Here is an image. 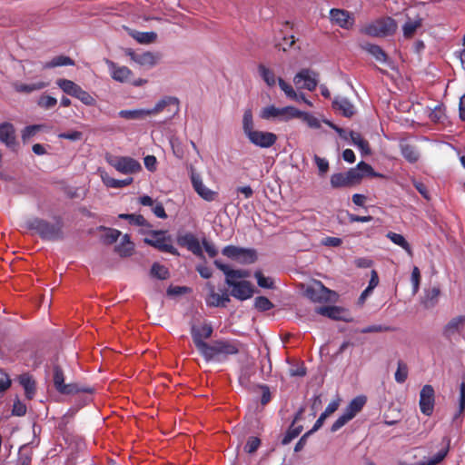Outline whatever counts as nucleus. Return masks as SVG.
I'll use <instances>...</instances> for the list:
<instances>
[{
    "instance_id": "nucleus-1",
    "label": "nucleus",
    "mask_w": 465,
    "mask_h": 465,
    "mask_svg": "<svg viewBox=\"0 0 465 465\" xmlns=\"http://www.w3.org/2000/svg\"><path fill=\"white\" fill-rule=\"evenodd\" d=\"M213 263L217 269L224 273L225 283L231 288L230 294L232 297L240 301H245L253 295L254 289L252 284L244 280L250 276L249 271L232 269L220 260H215Z\"/></svg>"
},
{
    "instance_id": "nucleus-2",
    "label": "nucleus",
    "mask_w": 465,
    "mask_h": 465,
    "mask_svg": "<svg viewBox=\"0 0 465 465\" xmlns=\"http://www.w3.org/2000/svg\"><path fill=\"white\" fill-rule=\"evenodd\" d=\"M366 176L381 177L382 175L375 173L369 163L361 161L345 173H333L331 176L330 183L333 189L352 187L361 183Z\"/></svg>"
},
{
    "instance_id": "nucleus-3",
    "label": "nucleus",
    "mask_w": 465,
    "mask_h": 465,
    "mask_svg": "<svg viewBox=\"0 0 465 465\" xmlns=\"http://www.w3.org/2000/svg\"><path fill=\"white\" fill-rule=\"evenodd\" d=\"M242 343L237 340L219 339L213 341L200 352L205 361L223 362L229 356L239 353Z\"/></svg>"
},
{
    "instance_id": "nucleus-4",
    "label": "nucleus",
    "mask_w": 465,
    "mask_h": 465,
    "mask_svg": "<svg viewBox=\"0 0 465 465\" xmlns=\"http://www.w3.org/2000/svg\"><path fill=\"white\" fill-rule=\"evenodd\" d=\"M26 229L34 231L44 241H61L64 238V221L62 217L55 216L54 223L34 217L26 221Z\"/></svg>"
},
{
    "instance_id": "nucleus-5",
    "label": "nucleus",
    "mask_w": 465,
    "mask_h": 465,
    "mask_svg": "<svg viewBox=\"0 0 465 465\" xmlns=\"http://www.w3.org/2000/svg\"><path fill=\"white\" fill-rule=\"evenodd\" d=\"M397 22L391 16H384L366 25L361 33L371 37H387L397 31Z\"/></svg>"
},
{
    "instance_id": "nucleus-6",
    "label": "nucleus",
    "mask_w": 465,
    "mask_h": 465,
    "mask_svg": "<svg viewBox=\"0 0 465 465\" xmlns=\"http://www.w3.org/2000/svg\"><path fill=\"white\" fill-rule=\"evenodd\" d=\"M53 381L55 390L61 394L70 395L80 392L92 394L94 388L89 386L80 385L78 383H64V373L62 368L58 364L53 366Z\"/></svg>"
},
{
    "instance_id": "nucleus-7",
    "label": "nucleus",
    "mask_w": 465,
    "mask_h": 465,
    "mask_svg": "<svg viewBox=\"0 0 465 465\" xmlns=\"http://www.w3.org/2000/svg\"><path fill=\"white\" fill-rule=\"evenodd\" d=\"M144 242L161 252L179 255L177 249L172 243L171 236L164 231L151 232L149 237L144 239Z\"/></svg>"
},
{
    "instance_id": "nucleus-8",
    "label": "nucleus",
    "mask_w": 465,
    "mask_h": 465,
    "mask_svg": "<svg viewBox=\"0 0 465 465\" xmlns=\"http://www.w3.org/2000/svg\"><path fill=\"white\" fill-rule=\"evenodd\" d=\"M107 163L116 171L124 174H133L142 170L141 163L130 156H113L106 157Z\"/></svg>"
},
{
    "instance_id": "nucleus-9",
    "label": "nucleus",
    "mask_w": 465,
    "mask_h": 465,
    "mask_svg": "<svg viewBox=\"0 0 465 465\" xmlns=\"http://www.w3.org/2000/svg\"><path fill=\"white\" fill-rule=\"evenodd\" d=\"M305 296L314 302H327L335 300V292L326 288L320 281L309 285L304 292Z\"/></svg>"
},
{
    "instance_id": "nucleus-10",
    "label": "nucleus",
    "mask_w": 465,
    "mask_h": 465,
    "mask_svg": "<svg viewBox=\"0 0 465 465\" xmlns=\"http://www.w3.org/2000/svg\"><path fill=\"white\" fill-rule=\"evenodd\" d=\"M222 253L228 258L237 260L244 264L253 263L257 260L255 250L244 249L234 245L225 246Z\"/></svg>"
},
{
    "instance_id": "nucleus-11",
    "label": "nucleus",
    "mask_w": 465,
    "mask_h": 465,
    "mask_svg": "<svg viewBox=\"0 0 465 465\" xmlns=\"http://www.w3.org/2000/svg\"><path fill=\"white\" fill-rule=\"evenodd\" d=\"M190 332L193 344L200 353L206 346H208L209 342H206L205 340L212 337L213 328L210 323L205 322L201 326L193 325Z\"/></svg>"
},
{
    "instance_id": "nucleus-12",
    "label": "nucleus",
    "mask_w": 465,
    "mask_h": 465,
    "mask_svg": "<svg viewBox=\"0 0 465 465\" xmlns=\"http://www.w3.org/2000/svg\"><path fill=\"white\" fill-rule=\"evenodd\" d=\"M147 110L149 115L157 114L166 110L170 114L169 117L171 118L179 113L180 102L177 97L164 96L159 100L153 108Z\"/></svg>"
},
{
    "instance_id": "nucleus-13",
    "label": "nucleus",
    "mask_w": 465,
    "mask_h": 465,
    "mask_svg": "<svg viewBox=\"0 0 465 465\" xmlns=\"http://www.w3.org/2000/svg\"><path fill=\"white\" fill-rule=\"evenodd\" d=\"M295 85L309 91H314L318 85V74L311 69L304 68L298 72L294 77Z\"/></svg>"
},
{
    "instance_id": "nucleus-14",
    "label": "nucleus",
    "mask_w": 465,
    "mask_h": 465,
    "mask_svg": "<svg viewBox=\"0 0 465 465\" xmlns=\"http://www.w3.org/2000/svg\"><path fill=\"white\" fill-rule=\"evenodd\" d=\"M435 391L431 385L426 384L420 392V409L426 415L430 416L434 410Z\"/></svg>"
},
{
    "instance_id": "nucleus-15",
    "label": "nucleus",
    "mask_w": 465,
    "mask_h": 465,
    "mask_svg": "<svg viewBox=\"0 0 465 465\" xmlns=\"http://www.w3.org/2000/svg\"><path fill=\"white\" fill-rule=\"evenodd\" d=\"M251 143L261 148H270L277 141V135L272 132L254 130L246 136Z\"/></svg>"
},
{
    "instance_id": "nucleus-16",
    "label": "nucleus",
    "mask_w": 465,
    "mask_h": 465,
    "mask_svg": "<svg viewBox=\"0 0 465 465\" xmlns=\"http://www.w3.org/2000/svg\"><path fill=\"white\" fill-rule=\"evenodd\" d=\"M465 326V315H458L451 318L442 328L441 334L445 340L451 341L460 333Z\"/></svg>"
},
{
    "instance_id": "nucleus-17",
    "label": "nucleus",
    "mask_w": 465,
    "mask_h": 465,
    "mask_svg": "<svg viewBox=\"0 0 465 465\" xmlns=\"http://www.w3.org/2000/svg\"><path fill=\"white\" fill-rule=\"evenodd\" d=\"M125 54L136 64L147 67L154 66L160 59L158 54L152 52L137 53L132 49H126Z\"/></svg>"
},
{
    "instance_id": "nucleus-18",
    "label": "nucleus",
    "mask_w": 465,
    "mask_h": 465,
    "mask_svg": "<svg viewBox=\"0 0 465 465\" xmlns=\"http://www.w3.org/2000/svg\"><path fill=\"white\" fill-rule=\"evenodd\" d=\"M177 242L182 247H186L194 255L204 258L202 246L198 239L191 232L177 237Z\"/></svg>"
},
{
    "instance_id": "nucleus-19",
    "label": "nucleus",
    "mask_w": 465,
    "mask_h": 465,
    "mask_svg": "<svg viewBox=\"0 0 465 465\" xmlns=\"http://www.w3.org/2000/svg\"><path fill=\"white\" fill-rule=\"evenodd\" d=\"M207 288L209 290V293L205 298V302L209 307H225L228 302H230V296L224 291L221 294L215 292L214 285L212 283H207Z\"/></svg>"
},
{
    "instance_id": "nucleus-20",
    "label": "nucleus",
    "mask_w": 465,
    "mask_h": 465,
    "mask_svg": "<svg viewBox=\"0 0 465 465\" xmlns=\"http://www.w3.org/2000/svg\"><path fill=\"white\" fill-rule=\"evenodd\" d=\"M191 181L194 191L205 201L212 202L215 200L217 193L207 188L200 176V174L192 172Z\"/></svg>"
},
{
    "instance_id": "nucleus-21",
    "label": "nucleus",
    "mask_w": 465,
    "mask_h": 465,
    "mask_svg": "<svg viewBox=\"0 0 465 465\" xmlns=\"http://www.w3.org/2000/svg\"><path fill=\"white\" fill-rule=\"evenodd\" d=\"M105 64L109 68L111 77L117 82H128L133 75V72L127 66H120L109 59L105 60Z\"/></svg>"
},
{
    "instance_id": "nucleus-22",
    "label": "nucleus",
    "mask_w": 465,
    "mask_h": 465,
    "mask_svg": "<svg viewBox=\"0 0 465 465\" xmlns=\"http://www.w3.org/2000/svg\"><path fill=\"white\" fill-rule=\"evenodd\" d=\"M330 18L331 22L344 29H350L354 24V18L350 13L343 9L332 8L330 11Z\"/></svg>"
},
{
    "instance_id": "nucleus-23",
    "label": "nucleus",
    "mask_w": 465,
    "mask_h": 465,
    "mask_svg": "<svg viewBox=\"0 0 465 465\" xmlns=\"http://www.w3.org/2000/svg\"><path fill=\"white\" fill-rule=\"evenodd\" d=\"M423 18L417 15L413 18L407 15V20L402 25V33L405 39H411L418 29L422 26Z\"/></svg>"
},
{
    "instance_id": "nucleus-24",
    "label": "nucleus",
    "mask_w": 465,
    "mask_h": 465,
    "mask_svg": "<svg viewBox=\"0 0 465 465\" xmlns=\"http://www.w3.org/2000/svg\"><path fill=\"white\" fill-rule=\"evenodd\" d=\"M316 312L336 321L349 322L350 320L344 315L346 311L338 306H322L316 309Z\"/></svg>"
},
{
    "instance_id": "nucleus-25",
    "label": "nucleus",
    "mask_w": 465,
    "mask_h": 465,
    "mask_svg": "<svg viewBox=\"0 0 465 465\" xmlns=\"http://www.w3.org/2000/svg\"><path fill=\"white\" fill-rule=\"evenodd\" d=\"M0 141L9 148H15L16 145L15 132L14 125L10 123L0 124Z\"/></svg>"
},
{
    "instance_id": "nucleus-26",
    "label": "nucleus",
    "mask_w": 465,
    "mask_h": 465,
    "mask_svg": "<svg viewBox=\"0 0 465 465\" xmlns=\"http://www.w3.org/2000/svg\"><path fill=\"white\" fill-rule=\"evenodd\" d=\"M332 108L348 118L355 114L353 104L345 97H336L332 102Z\"/></svg>"
},
{
    "instance_id": "nucleus-27",
    "label": "nucleus",
    "mask_w": 465,
    "mask_h": 465,
    "mask_svg": "<svg viewBox=\"0 0 465 465\" xmlns=\"http://www.w3.org/2000/svg\"><path fill=\"white\" fill-rule=\"evenodd\" d=\"M360 47L373 56L380 63L385 64L389 59L388 54L380 45L371 43H363L360 45Z\"/></svg>"
},
{
    "instance_id": "nucleus-28",
    "label": "nucleus",
    "mask_w": 465,
    "mask_h": 465,
    "mask_svg": "<svg viewBox=\"0 0 465 465\" xmlns=\"http://www.w3.org/2000/svg\"><path fill=\"white\" fill-rule=\"evenodd\" d=\"M18 381L25 390V397L29 400L33 399L36 391L35 381L33 377L28 373H23L19 376Z\"/></svg>"
},
{
    "instance_id": "nucleus-29",
    "label": "nucleus",
    "mask_w": 465,
    "mask_h": 465,
    "mask_svg": "<svg viewBox=\"0 0 465 465\" xmlns=\"http://www.w3.org/2000/svg\"><path fill=\"white\" fill-rule=\"evenodd\" d=\"M366 401L367 399L365 396L355 397L349 402L346 409L344 410V412L351 419H353L362 410Z\"/></svg>"
},
{
    "instance_id": "nucleus-30",
    "label": "nucleus",
    "mask_w": 465,
    "mask_h": 465,
    "mask_svg": "<svg viewBox=\"0 0 465 465\" xmlns=\"http://www.w3.org/2000/svg\"><path fill=\"white\" fill-rule=\"evenodd\" d=\"M101 178L104 184L108 188H124L127 185H130L134 182L132 177L118 180L109 176L106 173H103L101 174Z\"/></svg>"
},
{
    "instance_id": "nucleus-31",
    "label": "nucleus",
    "mask_w": 465,
    "mask_h": 465,
    "mask_svg": "<svg viewBox=\"0 0 465 465\" xmlns=\"http://www.w3.org/2000/svg\"><path fill=\"white\" fill-rule=\"evenodd\" d=\"M401 152L406 161L411 163H415L420 159V153L417 147L413 144L403 143L401 145Z\"/></svg>"
},
{
    "instance_id": "nucleus-32",
    "label": "nucleus",
    "mask_w": 465,
    "mask_h": 465,
    "mask_svg": "<svg viewBox=\"0 0 465 465\" xmlns=\"http://www.w3.org/2000/svg\"><path fill=\"white\" fill-rule=\"evenodd\" d=\"M350 138L354 145H356L362 154L368 155L371 153L369 142L363 139L360 133L350 131Z\"/></svg>"
},
{
    "instance_id": "nucleus-33",
    "label": "nucleus",
    "mask_w": 465,
    "mask_h": 465,
    "mask_svg": "<svg viewBox=\"0 0 465 465\" xmlns=\"http://www.w3.org/2000/svg\"><path fill=\"white\" fill-rule=\"evenodd\" d=\"M33 460V450L28 444H24L19 448L17 459L15 465H31Z\"/></svg>"
},
{
    "instance_id": "nucleus-34",
    "label": "nucleus",
    "mask_w": 465,
    "mask_h": 465,
    "mask_svg": "<svg viewBox=\"0 0 465 465\" xmlns=\"http://www.w3.org/2000/svg\"><path fill=\"white\" fill-rule=\"evenodd\" d=\"M386 236L394 244L401 246L410 256H412L411 247L403 235L393 232H389Z\"/></svg>"
},
{
    "instance_id": "nucleus-35",
    "label": "nucleus",
    "mask_w": 465,
    "mask_h": 465,
    "mask_svg": "<svg viewBox=\"0 0 465 465\" xmlns=\"http://www.w3.org/2000/svg\"><path fill=\"white\" fill-rule=\"evenodd\" d=\"M55 84L59 86V88L63 90V92L73 97H74L77 91L81 87L74 82L64 78L57 79Z\"/></svg>"
},
{
    "instance_id": "nucleus-36",
    "label": "nucleus",
    "mask_w": 465,
    "mask_h": 465,
    "mask_svg": "<svg viewBox=\"0 0 465 465\" xmlns=\"http://www.w3.org/2000/svg\"><path fill=\"white\" fill-rule=\"evenodd\" d=\"M120 219L127 220L130 224L150 228L151 224L141 214L135 213H121L118 216Z\"/></svg>"
},
{
    "instance_id": "nucleus-37",
    "label": "nucleus",
    "mask_w": 465,
    "mask_h": 465,
    "mask_svg": "<svg viewBox=\"0 0 465 465\" xmlns=\"http://www.w3.org/2000/svg\"><path fill=\"white\" fill-rule=\"evenodd\" d=\"M74 65V61L69 56L58 55L43 65V69H50L57 66Z\"/></svg>"
},
{
    "instance_id": "nucleus-38",
    "label": "nucleus",
    "mask_w": 465,
    "mask_h": 465,
    "mask_svg": "<svg viewBox=\"0 0 465 465\" xmlns=\"http://www.w3.org/2000/svg\"><path fill=\"white\" fill-rule=\"evenodd\" d=\"M118 114L120 117L127 120L143 119L149 116L147 109L121 110Z\"/></svg>"
},
{
    "instance_id": "nucleus-39",
    "label": "nucleus",
    "mask_w": 465,
    "mask_h": 465,
    "mask_svg": "<svg viewBox=\"0 0 465 465\" xmlns=\"http://www.w3.org/2000/svg\"><path fill=\"white\" fill-rule=\"evenodd\" d=\"M282 116V108H278L274 105H269L262 109L260 117L264 120H270L274 118H281Z\"/></svg>"
},
{
    "instance_id": "nucleus-40",
    "label": "nucleus",
    "mask_w": 465,
    "mask_h": 465,
    "mask_svg": "<svg viewBox=\"0 0 465 465\" xmlns=\"http://www.w3.org/2000/svg\"><path fill=\"white\" fill-rule=\"evenodd\" d=\"M258 71L268 86H273L276 84V77L272 70L263 64H259Z\"/></svg>"
},
{
    "instance_id": "nucleus-41",
    "label": "nucleus",
    "mask_w": 465,
    "mask_h": 465,
    "mask_svg": "<svg viewBox=\"0 0 465 465\" xmlns=\"http://www.w3.org/2000/svg\"><path fill=\"white\" fill-rule=\"evenodd\" d=\"M253 116L251 109H246L242 116V130L246 136L254 131Z\"/></svg>"
},
{
    "instance_id": "nucleus-42",
    "label": "nucleus",
    "mask_w": 465,
    "mask_h": 465,
    "mask_svg": "<svg viewBox=\"0 0 465 465\" xmlns=\"http://www.w3.org/2000/svg\"><path fill=\"white\" fill-rule=\"evenodd\" d=\"M151 275L159 280H166L169 278L170 273L165 266L158 262H154L151 268Z\"/></svg>"
},
{
    "instance_id": "nucleus-43",
    "label": "nucleus",
    "mask_w": 465,
    "mask_h": 465,
    "mask_svg": "<svg viewBox=\"0 0 465 465\" xmlns=\"http://www.w3.org/2000/svg\"><path fill=\"white\" fill-rule=\"evenodd\" d=\"M397 365H398L397 370H396L395 375H394L395 381L398 383H403L406 381V380L408 378V374H409L408 366L402 361H399Z\"/></svg>"
},
{
    "instance_id": "nucleus-44",
    "label": "nucleus",
    "mask_w": 465,
    "mask_h": 465,
    "mask_svg": "<svg viewBox=\"0 0 465 465\" xmlns=\"http://www.w3.org/2000/svg\"><path fill=\"white\" fill-rule=\"evenodd\" d=\"M440 295L439 288H432L430 292H427L425 299L423 301V304L426 308L434 307L438 302V297Z\"/></svg>"
},
{
    "instance_id": "nucleus-45",
    "label": "nucleus",
    "mask_w": 465,
    "mask_h": 465,
    "mask_svg": "<svg viewBox=\"0 0 465 465\" xmlns=\"http://www.w3.org/2000/svg\"><path fill=\"white\" fill-rule=\"evenodd\" d=\"M273 303L264 296H258L254 300V307L259 312H267L273 308Z\"/></svg>"
},
{
    "instance_id": "nucleus-46",
    "label": "nucleus",
    "mask_w": 465,
    "mask_h": 465,
    "mask_svg": "<svg viewBox=\"0 0 465 465\" xmlns=\"http://www.w3.org/2000/svg\"><path fill=\"white\" fill-rule=\"evenodd\" d=\"M278 84L280 88L284 92L286 96L292 100L298 101L299 96L298 94L294 91L292 86L287 84L282 78H278Z\"/></svg>"
},
{
    "instance_id": "nucleus-47",
    "label": "nucleus",
    "mask_w": 465,
    "mask_h": 465,
    "mask_svg": "<svg viewBox=\"0 0 465 465\" xmlns=\"http://www.w3.org/2000/svg\"><path fill=\"white\" fill-rule=\"evenodd\" d=\"M43 129L41 124H34L26 126L22 132V140L24 143L27 142L31 137L35 136L39 131Z\"/></svg>"
},
{
    "instance_id": "nucleus-48",
    "label": "nucleus",
    "mask_w": 465,
    "mask_h": 465,
    "mask_svg": "<svg viewBox=\"0 0 465 465\" xmlns=\"http://www.w3.org/2000/svg\"><path fill=\"white\" fill-rule=\"evenodd\" d=\"M282 119L285 120V121L292 119V118H301L302 115V113H303L293 106H285V107H282Z\"/></svg>"
},
{
    "instance_id": "nucleus-49",
    "label": "nucleus",
    "mask_w": 465,
    "mask_h": 465,
    "mask_svg": "<svg viewBox=\"0 0 465 465\" xmlns=\"http://www.w3.org/2000/svg\"><path fill=\"white\" fill-rule=\"evenodd\" d=\"M74 97L79 99L85 105L92 106L95 104V99L88 92L84 91L82 87L79 88Z\"/></svg>"
},
{
    "instance_id": "nucleus-50",
    "label": "nucleus",
    "mask_w": 465,
    "mask_h": 465,
    "mask_svg": "<svg viewBox=\"0 0 465 465\" xmlns=\"http://www.w3.org/2000/svg\"><path fill=\"white\" fill-rule=\"evenodd\" d=\"M103 229L106 232L103 238L104 242L107 244H112L115 242L121 235V232L116 229L104 227H103Z\"/></svg>"
},
{
    "instance_id": "nucleus-51",
    "label": "nucleus",
    "mask_w": 465,
    "mask_h": 465,
    "mask_svg": "<svg viewBox=\"0 0 465 465\" xmlns=\"http://www.w3.org/2000/svg\"><path fill=\"white\" fill-rule=\"evenodd\" d=\"M394 328L388 325H381V324H373L369 325L363 328L361 332V333H371V332H384V331H392Z\"/></svg>"
},
{
    "instance_id": "nucleus-52",
    "label": "nucleus",
    "mask_w": 465,
    "mask_h": 465,
    "mask_svg": "<svg viewBox=\"0 0 465 465\" xmlns=\"http://www.w3.org/2000/svg\"><path fill=\"white\" fill-rule=\"evenodd\" d=\"M254 277L257 280V283L262 288L271 289L273 287V282L272 279L265 277L261 271L254 272Z\"/></svg>"
},
{
    "instance_id": "nucleus-53",
    "label": "nucleus",
    "mask_w": 465,
    "mask_h": 465,
    "mask_svg": "<svg viewBox=\"0 0 465 465\" xmlns=\"http://www.w3.org/2000/svg\"><path fill=\"white\" fill-rule=\"evenodd\" d=\"M45 85L46 84L42 82L32 84H21L16 85V91L23 92V93H31L35 90H40V89L45 87Z\"/></svg>"
},
{
    "instance_id": "nucleus-54",
    "label": "nucleus",
    "mask_w": 465,
    "mask_h": 465,
    "mask_svg": "<svg viewBox=\"0 0 465 465\" xmlns=\"http://www.w3.org/2000/svg\"><path fill=\"white\" fill-rule=\"evenodd\" d=\"M134 251V244H126L124 242H120V244L115 246V252L120 254L122 257H128L133 254Z\"/></svg>"
},
{
    "instance_id": "nucleus-55",
    "label": "nucleus",
    "mask_w": 465,
    "mask_h": 465,
    "mask_svg": "<svg viewBox=\"0 0 465 465\" xmlns=\"http://www.w3.org/2000/svg\"><path fill=\"white\" fill-rule=\"evenodd\" d=\"M157 35L154 32L138 33L135 39L142 44H150L155 41Z\"/></svg>"
},
{
    "instance_id": "nucleus-56",
    "label": "nucleus",
    "mask_w": 465,
    "mask_h": 465,
    "mask_svg": "<svg viewBox=\"0 0 465 465\" xmlns=\"http://www.w3.org/2000/svg\"><path fill=\"white\" fill-rule=\"evenodd\" d=\"M302 431V427L293 428L292 426L287 430L283 439L282 440V443L283 445L289 444L293 439H295Z\"/></svg>"
},
{
    "instance_id": "nucleus-57",
    "label": "nucleus",
    "mask_w": 465,
    "mask_h": 465,
    "mask_svg": "<svg viewBox=\"0 0 465 465\" xmlns=\"http://www.w3.org/2000/svg\"><path fill=\"white\" fill-rule=\"evenodd\" d=\"M352 420L350 416H348L345 412H343L331 425V431L335 432L342 428L347 422Z\"/></svg>"
},
{
    "instance_id": "nucleus-58",
    "label": "nucleus",
    "mask_w": 465,
    "mask_h": 465,
    "mask_svg": "<svg viewBox=\"0 0 465 465\" xmlns=\"http://www.w3.org/2000/svg\"><path fill=\"white\" fill-rule=\"evenodd\" d=\"M412 292L416 294L420 289V272L417 266H414L411 272Z\"/></svg>"
},
{
    "instance_id": "nucleus-59",
    "label": "nucleus",
    "mask_w": 465,
    "mask_h": 465,
    "mask_svg": "<svg viewBox=\"0 0 465 465\" xmlns=\"http://www.w3.org/2000/svg\"><path fill=\"white\" fill-rule=\"evenodd\" d=\"M465 410V383L462 382L460 384V404H459V411L454 415V420H457L459 417H460Z\"/></svg>"
},
{
    "instance_id": "nucleus-60",
    "label": "nucleus",
    "mask_w": 465,
    "mask_h": 465,
    "mask_svg": "<svg viewBox=\"0 0 465 465\" xmlns=\"http://www.w3.org/2000/svg\"><path fill=\"white\" fill-rule=\"evenodd\" d=\"M261 445V440L257 437H250L244 446V450L247 453L255 452Z\"/></svg>"
},
{
    "instance_id": "nucleus-61",
    "label": "nucleus",
    "mask_w": 465,
    "mask_h": 465,
    "mask_svg": "<svg viewBox=\"0 0 465 465\" xmlns=\"http://www.w3.org/2000/svg\"><path fill=\"white\" fill-rule=\"evenodd\" d=\"M311 128L318 129L321 127V122L318 118L309 113H302L301 117Z\"/></svg>"
},
{
    "instance_id": "nucleus-62",
    "label": "nucleus",
    "mask_w": 465,
    "mask_h": 465,
    "mask_svg": "<svg viewBox=\"0 0 465 465\" xmlns=\"http://www.w3.org/2000/svg\"><path fill=\"white\" fill-rule=\"evenodd\" d=\"M57 104L56 98L50 95H43L38 101V105L45 109H50Z\"/></svg>"
},
{
    "instance_id": "nucleus-63",
    "label": "nucleus",
    "mask_w": 465,
    "mask_h": 465,
    "mask_svg": "<svg viewBox=\"0 0 465 465\" xmlns=\"http://www.w3.org/2000/svg\"><path fill=\"white\" fill-rule=\"evenodd\" d=\"M449 451V445L438 451L430 460L429 465H436L442 461Z\"/></svg>"
},
{
    "instance_id": "nucleus-64",
    "label": "nucleus",
    "mask_w": 465,
    "mask_h": 465,
    "mask_svg": "<svg viewBox=\"0 0 465 465\" xmlns=\"http://www.w3.org/2000/svg\"><path fill=\"white\" fill-rule=\"evenodd\" d=\"M314 163L315 164L317 165L318 169H319V173L320 174H324L328 172L329 170V162L324 159V158H322L318 155H314Z\"/></svg>"
}]
</instances>
